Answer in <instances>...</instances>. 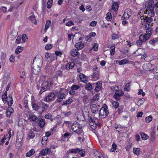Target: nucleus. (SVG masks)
<instances>
[{"label":"nucleus","mask_w":158,"mask_h":158,"mask_svg":"<svg viewBox=\"0 0 158 158\" xmlns=\"http://www.w3.org/2000/svg\"><path fill=\"white\" fill-rule=\"evenodd\" d=\"M8 105L9 106H11L12 105L13 103V100L12 96L10 95L9 98L7 99V102Z\"/></svg>","instance_id":"obj_26"},{"label":"nucleus","mask_w":158,"mask_h":158,"mask_svg":"<svg viewBox=\"0 0 158 158\" xmlns=\"http://www.w3.org/2000/svg\"><path fill=\"white\" fill-rule=\"evenodd\" d=\"M124 89L127 91H129L130 90V83H128L125 86Z\"/></svg>","instance_id":"obj_48"},{"label":"nucleus","mask_w":158,"mask_h":158,"mask_svg":"<svg viewBox=\"0 0 158 158\" xmlns=\"http://www.w3.org/2000/svg\"><path fill=\"white\" fill-rule=\"evenodd\" d=\"M58 93V92L57 91H55L50 93L46 98V101L47 102H50L51 100L55 97Z\"/></svg>","instance_id":"obj_9"},{"label":"nucleus","mask_w":158,"mask_h":158,"mask_svg":"<svg viewBox=\"0 0 158 158\" xmlns=\"http://www.w3.org/2000/svg\"><path fill=\"white\" fill-rule=\"evenodd\" d=\"M45 57L48 61H52L57 60V57L54 54H51L48 53H46L45 55Z\"/></svg>","instance_id":"obj_8"},{"label":"nucleus","mask_w":158,"mask_h":158,"mask_svg":"<svg viewBox=\"0 0 158 158\" xmlns=\"http://www.w3.org/2000/svg\"><path fill=\"white\" fill-rule=\"evenodd\" d=\"M31 106L33 110L35 111H38L40 108V106L38 103L34 102H31Z\"/></svg>","instance_id":"obj_15"},{"label":"nucleus","mask_w":158,"mask_h":158,"mask_svg":"<svg viewBox=\"0 0 158 158\" xmlns=\"http://www.w3.org/2000/svg\"><path fill=\"white\" fill-rule=\"evenodd\" d=\"M117 145L115 143H113L112 145V148L110 149V151L111 152H114L117 148Z\"/></svg>","instance_id":"obj_42"},{"label":"nucleus","mask_w":158,"mask_h":158,"mask_svg":"<svg viewBox=\"0 0 158 158\" xmlns=\"http://www.w3.org/2000/svg\"><path fill=\"white\" fill-rule=\"evenodd\" d=\"M140 152L139 148H133V152L137 156L139 155V152Z\"/></svg>","instance_id":"obj_34"},{"label":"nucleus","mask_w":158,"mask_h":158,"mask_svg":"<svg viewBox=\"0 0 158 158\" xmlns=\"http://www.w3.org/2000/svg\"><path fill=\"white\" fill-rule=\"evenodd\" d=\"M94 154L95 156L97 157L98 158H102L103 157H104L103 156L102 154L98 151H95L94 152Z\"/></svg>","instance_id":"obj_29"},{"label":"nucleus","mask_w":158,"mask_h":158,"mask_svg":"<svg viewBox=\"0 0 158 158\" xmlns=\"http://www.w3.org/2000/svg\"><path fill=\"white\" fill-rule=\"evenodd\" d=\"M120 97L121 96H120L118 95H116L115 94H114L113 96L114 98H115L117 101L121 99Z\"/></svg>","instance_id":"obj_62"},{"label":"nucleus","mask_w":158,"mask_h":158,"mask_svg":"<svg viewBox=\"0 0 158 158\" xmlns=\"http://www.w3.org/2000/svg\"><path fill=\"white\" fill-rule=\"evenodd\" d=\"M41 106L42 108L41 112L40 113H42L44 112L45 111L47 110L49 106L47 104L45 103L44 102H42L41 103Z\"/></svg>","instance_id":"obj_16"},{"label":"nucleus","mask_w":158,"mask_h":158,"mask_svg":"<svg viewBox=\"0 0 158 158\" xmlns=\"http://www.w3.org/2000/svg\"><path fill=\"white\" fill-rule=\"evenodd\" d=\"M75 46L77 49H81L84 47V44L81 42H78L76 44Z\"/></svg>","instance_id":"obj_19"},{"label":"nucleus","mask_w":158,"mask_h":158,"mask_svg":"<svg viewBox=\"0 0 158 158\" xmlns=\"http://www.w3.org/2000/svg\"><path fill=\"white\" fill-rule=\"evenodd\" d=\"M71 128L78 134H80L82 131L81 126L78 123H73L72 126Z\"/></svg>","instance_id":"obj_5"},{"label":"nucleus","mask_w":158,"mask_h":158,"mask_svg":"<svg viewBox=\"0 0 158 158\" xmlns=\"http://www.w3.org/2000/svg\"><path fill=\"white\" fill-rule=\"evenodd\" d=\"M50 151V149L48 148L43 149L40 152V154L42 156L46 155Z\"/></svg>","instance_id":"obj_18"},{"label":"nucleus","mask_w":158,"mask_h":158,"mask_svg":"<svg viewBox=\"0 0 158 158\" xmlns=\"http://www.w3.org/2000/svg\"><path fill=\"white\" fill-rule=\"evenodd\" d=\"M115 94L121 97L123 95L124 92L122 90L118 89V90L115 92Z\"/></svg>","instance_id":"obj_32"},{"label":"nucleus","mask_w":158,"mask_h":158,"mask_svg":"<svg viewBox=\"0 0 158 158\" xmlns=\"http://www.w3.org/2000/svg\"><path fill=\"white\" fill-rule=\"evenodd\" d=\"M89 125L93 129H94L96 126V124L95 122H90Z\"/></svg>","instance_id":"obj_55"},{"label":"nucleus","mask_w":158,"mask_h":158,"mask_svg":"<svg viewBox=\"0 0 158 158\" xmlns=\"http://www.w3.org/2000/svg\"><path fill=\"white\" fill-rule=\"evenodd\" d=\"M18 34V31L15 30H12L10 33L9 36L12 38L13 39H14L15 37L17 36Z\"/></svg>","instance_id":"obj_17"},{"label":"nucleus","mask_w":158,"mask_h":158,"mask_svg":"<svg viewBox=\"0 0 158 158\" xmlns=\"http://www.w3.org/2000/svg\"><path fill=\"white\" fill-rule=\"evenodd\" d=\"M7 96L6 95L3 94L2 96V100L4 103H6L7 102Z\"/></svg>","instance_id":"obj_53"},{"label":"nucleus","mask_w":158,"mask_h":158,"mask_svg":"<svg viewBox=\"0 0 158 158\" xmlns=\"http://www.w3.org/2000/svg\"><path fill=\"white\" fill-rule=\"evenodd\" d=\"M14 110L12 108L9 107L8 108L6 111V114L7 117H10L12 113H13Z\"/></svg>","instance_id":"obj_21"},{"label":"nucleus","mask_w":158,"mask_h":158,"mask_svg":"<svg viewBox=\"0 0 158 158\" xmlns=\"http://www.w3.org/2000/svg\"><path fill=\"white\" fill-rule=\"evenodd\" d=\"M132 62V61H128L126 59H123L121 60H117L116 61V63L119 65L124 64L127 63L131 64Z\"/></svg>","instance_id":"obj_12"},{"label":"nucleus","mask_w":158,"mask_h":158,"mask_svg":"<svg viewBox=\"0 0 158 158\" xmlns=\"http://www.w3.org/2000/svg\"><path fill=\"white\" fill-rule=\"evenodd\" d=\"M78 153L81 156H84L85 154V150L81 149L80 150L79 149V151H78Z\"/></svg>","instance_id":"obj_37"},{"label":"nucleus","mask_w":158,"mask_h":158,"mask_svg":"<svg viewBox=\"0 0 158 158\" xmlns=\"http://www.w3.org/2000/svg\"><path fill=\"white\" fill-rule=\"evenodd\" d=\"M53 0H48L47 3V6L48 9H50L51 8L52 5Z\"/></svg>","instance_id":"obj_38"},{"label":"nucleus","mask_w":158,"mask_h":158,"mask_svg":"<svg viewBox=\"0 0 158 158\" xmlns=\"http://www.w3.org/2000/svg\"><path fill=\"white\" fill-rule=\"evenodd\" d=\"M62 54V53L61 52L58 51V50H56L55 52V56H56V57H57V56H61Z\"/></svg>","instance_id":"obj_51"},{"label":"nucleus","mask_w":158,"mask_h":158,"mask_svg":"<svg viewBox=\"0 0 158 158\" xmlns=\"http://www.w3.org/2000/svg\"><path fill=\"white\" fill-rule=\"evenodd\" d=\"M146 9L145 14H148L149 16L154 17L155 15V5L153 0H149L145 6Z\"/></svg>","instance_id":"obj_2"},{"label":"nucleus","mask_w":158,"mask_h":158,"mask_svg":"<svg viewBox=\"0 0 158 158\" xmlns=\"http://www.w3.org/2000/svg\"><path fill=\"white\" fill-rule=\"evenodd\" d=\"M80 88V86L78 85H73L71 89H73V90H77Z\"/></svg>","instance_id":"obj_61"},{"label":"nucleus","mask_w":158,"mask_h":158,"mask_svg":"<svg viewBox=\"0 0 158 158\" xmlns=\"http://www.w3.org/2000/svg\"><path fill=\"white\" fill-rule=\"evenodd\" d=\"M38 126L41 128H44L45 125V121L44 119L39 118Z\"/></svg>","instance_id":"obj_13"},{"label":"nucleus","mask_w":158,"mask_h":158,"mask_svg":"<svg viewBox=\"0 0 158 158\" xmlns=\"http://www.w3.org/2000/svg\"><path fill=\"white\" fill-rule=\"evenodd\" d=\"M113 106L115 108H117L119 106V103L116 101H114L112 103Z\"/></svg>","instance_id":"obj_52"},{"label":"nucleus","mask_w":158,"mask_h":158,"mask_svg":"<svg viewBox=\"0 0 158 158\" xmlns=\"http://www.w3.org/2000/svg\"><path fill=\"white\" fill-rule=\"evenodd\" d=\"M144 29L146 30V33L144 35H143L144 37H145V38L147 37L148 38V40L150 39L152 33V30L151 28H150L149 26L148 27L147 25H145Z\"/></svg>","instance_id":"obj_7"},{"label":"nucleus","mask_w":158,"mask_h":158,"mask_svg":"<svg viewBox=\"0 0 158 158\" xmlns=\"http://www.w3.org/2000/svg\"><path fill=\"white\" fill-rule=\"evenodd\" d=\"M152 119V116L150 115L146 118V122L147 123H149L151 121Z\"/></svg>","instance_id":"obj_54"},{"label":"nucleus","mask_w":158,"mask_h":158,"mask_svg":"<svg viewBox=\"0 0 158 158\" xmlns=\"http://www.w3.org/2000/svg\"><path fill=\"white\" fill-rule=\"evenodd\" d=\"M74 25V23L72 21H69L65 23L66 26H71Z\"/></svg>","instance_id":"obj_56"},{"label":"nucleus","mask_w":158,"mask_h":158,"mask_svg":"<svg viewBox=\"0 0 158 158\" xmlns=\"http://www.w3.org/2000/svg\"><path fill=\"white\" fill-rule=\"evenodd\" d=\"M28 19L33 23L36 24L38 23V21L35 19V16L34 15L30 16L28 17Z\"/></svg>","instance_id":"obj_20"},{"label":"nucleus","mask_w":158,"mask_h":158,"mask_svg":"<svg viewBox=\"0 0 158 158\" xmlns=\"http://www.w3.org/2000/svg\"><path fill=\"white\" fill-rule=\"evenodd\" d=\"M73 102V100L72 99L70 98L68 100H66L64 102H63V105H69V104H71L72 102Z\"/></svg>","instance_id":"obj_40"},{"label":"nucleus","mask_w":158,"mask_h":158,"mask_svg":"<svg viewBox=\"0 0 158 158\" xmlns=\"http://www.w3.org/2000/svg\"><path fill=\"white\" fill-rule=\"evenodd\" d=\"M118 6L119 4L118 2H114L113 3L112 6V9L116 11L118 10Z\"/></svg>","instance_id":"obj_24"},{"label":"nucleus","mask_w":158,"mask_h":158,"mask_svg":"<svg viewBox=\"0 0 158 158\" xmlns=\"http://www.w3.org/2000/svg\"><path fill=\"white\" fill-rule=\"evenodd\" d=\"M29 119L31 121L36 122V120H37V117L35 115H32L29 117Z\"/></svg>","instance_id":"obj_43"},{"label":"nucleus","mask_w":158,"mask_h":158,"mask_svg":"<svg viewBox=\"0 0 158 158\" xmlns=\"http://www.w3.org/2000/svg\"><path fill=\"white\" fill-rule=\"evenodd\" d=\"M85 88L86 90H91L92 89V86L90 83H88L86 84Z\"/></svg>","instance_id":"obj_35"},{"label":"nucleus","mask_w":158,"mask_h":158,"mask_svg":"<svg viewBox=\"0 0 158 158\" xmlns=\"http://www.w3.org/2000/svg\"><path fill=\"white\" fill-rule=\"evenodd\" d=\"M52 47V45L50 44H47L45 47V49H51Z\"/></svg>","instance_id":"obj_58"},{"label":"nucleus","mask_w":158,"mask_h":158,"mask_svg":"<svg viewBox=\"0 0 158 158\" xmlns=\"http://www.w3.org/2000/svg\"><path fill=\"white\" fill-rule=\"evenodd\" d=\"M45 118L46 119H50L52 117V115L50 113H48L45 116Z\"/></svg>","instance_id":"obj_64"},{"label":"nucleus","mask_w":158,"mask_h":158,"mask_svg":"<svg viewBox=\"0 0 158 158\" xmlns=\"http://www.w3.org/2000/svg\"><path fill=\"white\" fill-rule=\"evenodd\" d=\"M21 38L22 40V43L25 42L27 41L28 39L27 36L25 34L22 35Z\"/></svg>","instance_id":"obj_31"},{"label":"nucleus","mask_w":158,"mask_h":158,"mask_svg":"<svg viewBox=\"0 0 158 158\" xmlns=\"http://www.w3.org/2000/svg\"><path fill=\"white\" fill-rule=\"evenodd\" d=\"M75 65V63L73 62H68L65 65V68L67 70L73 68Z\"/></svg>","instance_id":"obj_14"},{"label":"nucleus","mask_w":158,"mask_h":158,"mask_svg":"<svg viewBox=\"0 0 158 158\" xmlns=\"http://www.w3.org/2000/svg\"><path fill=\"white\" fill-rule=\"evenodd\" d=\"M28 101L27 100H24L23 101V103L25 107L26 108H27L28 107Z\"/></svg>","instance_id":"obj_63"},{"label":"nucleus","mask_w":158,"mask_h":158,"mask_svg":"<svg viewBox=\"0 0 158 158\" xmlns=\"http://www.w3.org/2000/svg\"><path fill=\"white\" fill-rule=\"evenodd\" d=\"M51 24V21L50 20H47L46 21L45 24V27L44 29V31L45 32L47 31L48 29L49 28Z\"/></svg>","instance_id":"obj_30"},{"label":"nucleus","mask_w":158,"mask_h":158,"mask_svg":"<svg viewBox=\"0 0 158 158\" xmlns=\"http://www.w3.org/2000/svg\"><path fill=\"white\" fill-rule=\"evenodd\" d=\"M110 89L112 91H115L116 92L118 89V86L116 85H113L110 87Z\"/></svg>","instance_id":"obj_44"},{"label":"nucleus","mask_w":158,"mask_h":158,"mask_svg":"<svg viewBox=\"0 0 158 158\" xmlns=\"http://www.w3.org/2000/svg\"><path fill=\"white\" fill-rule=\"evenodd\" d=\"M15 43L16 44H19L20 43H22V40L21 38V37L18 36L16 39Z\"/></svg>","instance_id":"obj_50"},{"label":"nucleus","mask_w":158,"mask_h":158,"mask_svg":"<svg viewBox=\"0 0 158 158\" xmlns=\"http://www.w3.org/2000/svg\"><path fill=\"white\" fill-rule=\"evenodd\" d=\"M108 109L107 106L105 104H104L99 111V114L100 118H104L108 116L109 114Z\"/></svg>","instance_id":"obj_4"},{"label":"nucleus","mask_w":158,"mask_h":158,"mask_svg":"<svg viewBox=\"0 0 158 158\" xmlns=\"http://www.w3.org/2000/svg\"><path fill=\"white\" fill-rule=\"evenodd\" d=\"M91 110L93 113L98 112V108L97 106L95 104H93L90 106Z\"/></svg>","instance_id":"obj_25"},{"label":"nucleus","mask_w":158,"mask_h":158,"mask_svg":"<svg viewBox=\"0 0 158 158\" xmlns=\"http://www.w3.org/2000/svg\"><path fill=\"white\" fill-rule=\"evenodd\" d=\"M132 15L131 10L129 9H127L125 10L124 14L122 17V20H128L131 16Z\"/></svg>","instance_id":"obj_6"},{"label":"nucleus","mask_w":158,"mask_h":158,"mask_svg":"<svg viewBox=\"0 0 158 158\" xmlns=\"http://www.w3.org/2000/svg\"><path fill=\"white\" fill-rule=\"evenodd\" d=\"M53 86H54V84L53 79L52 78L48 79L42 83L40 93L42 94L44 92L50 89Z\"/></svg>","instance_id":"obj_3"},{"label":"nucleus","mask_w":158,"mask_h":158,"mask_svg":"<svg viewBox=\"0 0 158 158\" xmlns=\"http://www.w3.org/2000/svg\"><path fill=\"white\" fill-rule=\"evenodd\" d=\"M79 151V148H77L75 149H69L67 152V153L69 154L70 153L76 154L77 153H78V151Z\"/></svg>","instance_id":"obj_22"},{"label":"nucleus","mask_w":158,"mask_h":158,"mask_svg":"<svg viewBox=\"0 0 158 158\" xmlns=\"http://www.w3.org/2000/svg\"><path fill=\"white\" fill-rule=\"evenodd\" d=\"M56 75L58 76L61 77L62 76V72L61 71H57L56 73Z\"/></svg>","instance_id":"obj_57"},{"label":"nucleus","mask_w":158,"mask_h":158,"mask_svg":"<svg viewBox=\"0 0 158 158\" xmlns=\"http://www.w3.org/2000/svg\"><path fill=\"white\" fill-rule=\"evenodd\" d=\"M57 97L58 98L63 99L65 98L66 95L64 93H61L58 95Z\"/></svg>","instance_id":"obj_45"},{"label":"nucleus","mask_w":158,"mask_h":158,"mask_svg":"<svg viewBox=\"0 0 158 158\" xmlns=\"http://www.w3.org/2000/svg\"><path fill=\"white\" fill-rule=\"evenodd\" d=\"M102 86V84L100 81H98L96 85L95 91L98 92L100 90Z\"/></svg>","instance_id":"obj_23"},{"label":"nucleus","mask_w":158,"mask_h":158,"mask_svg":"<svg viewBox=\"0 0 158 158\" xmlns=\"http://www.w3.org/2000/svg\"><path fill=\"white\" fill-rule=\"evenodd\" d=\"M118 38V35L116 34H114L112 36V38L113 40H115Z\"/></svg>","instance_id":"obj_59"},{"label":"nucleus","mask_w":158,"mask_h":158,"mask_svg":"<svg viewBox=\"0 0 158 158\" xmlns=\"http://www.w3.org/2000/svg\"><path fill=\"white\" fill-rule=\"evenodd\" d=\"M139 40L136 41V43L138 45H140L142 44L143 42H144L148 40V38L147 37L145 38L143 35L141 34L139 37Z\"/></svg>","instance_id":"obj_10"},{"label":"nucleus","mask_w":158,"mask_h":158,"mask_svg":"<svg viewBox=\"0 0 158 158\" xmlns=\"http://www.w3.org/2000/svg\"><path fill=\"white\" fill-rule=\"evenodd\" d=\"M78 50H72L71 54V55L74 57L76 56L79 54V52H78Z\"/></svg>","instance_id":"obj_33"},{"label":"nucleus","mask_w":158,"mask_h":158,"mask_svg":"<svg viewBox=\"0 0 158 158\" xmlns=\"http://www.w3.org/2000/svg\"><path fill=\"white\" fill-rule=\"evenodd\" d=\"M93 78L94 79V80L98 79L99 78V74L98 71H95L94 72L93 74Z\"/></svg>","instance_id":"obj_27"},{"label":"nucleus","mask_w":158,"mask_h":158,"mask_svg":"<svg viewBox=\"0 0 158 158\" xmlns=\"http://www.w3.org/2000/svg\"><path fill=\"white\" fill-rule=\"evenodd\" d=\"M42 60L41 56H37L34 58L32 65V72L35 74H37L41 70L42 65Z\"/></svg>","instance_id":"obj_1"},{"label":"nucleus","mask_w":158,"mask_h":158,"mask_svg":"<svg viewBox=\"0 0 158 158\" xmlns=\"http://www.w3.org/2000/svg\"><path fill=\"white\" fill-rule=\"evenodd\" d=\"M144 17V16L141 17L142 18L141 19L142 20L143 18V19L144 21L147 23L146 25L148 26V27L150 26V24L153 21V19L152 18V17L150 16V17H148V16H145V18Z\"/></svg>","instance_id":"obj_11"},{"label":"nucleus","mask_w":158,"mask_h":158,"mask_svg":"<svg viewBox=\"0 0 158 158\" xmlns=\"http://www.w3.org/2000/svg\"><path fill=\"white\" fill-rule=\"evenodd\" d=\"M140 135L142 139L143 140H145L148 138V136L147 135L143 133H140Z\"/></svg>","instance_id":"obj_39"},{"label":"nucleus","mask_w":158,"mask_h":158,"mask_svg":"<svg viewBox=\"0 0 158 158\" xmlns=\"http://www.w3.org/2000/svg\"><path fill=\"white\" fill-rule=\"evenodd\" d=\"M99 97V94L97 93L94 97L93 100L94 101H97L98 100Z\"/></svg>","instance_id":"obj_46"},{"label":"nucleus","mask_w":158,"mask_h":158,"mask_svg":"<svg viewBox=\"0 0 158 158\" xmlns=\"http://www.w3.org/2000/svg\"><path fill=\"white\" fill-rule=\"evenodd\" d=\"M35 153V151L33 149H31L26 153V156L27 157H30L34 154Z\"/></svg>","instance_id":"obj_28"},{"label":"nucleus","mask_w":158,"mask_h":158,"mask_svg":"<svg viewBox=\"0 0 158 158\" xmlns=\"http://www.w3.org/2000/svg\"><path fill=\"white\" fill-rule=\"evenodd\" d=\"M7 136V135L6 136L5 135L4 137L0 141V145H1L4 142V141L5 139H6V138Z\"/></svg>","instance_id":"obj_60"},{"label":"nucleus","mask_w":158,"mask_h":158,"mask_svg":"<svg viewBox=\"0 0 158 158\" xmlns=\"http://www.w3.org/2000/svg\"><path fill=\"white\" fill-rule=\"evenodd\" d=\"M29 136L31 138H33L35 135V134L31 129L29 130V133L28 134Z\"/></svg>","instance_id":"obj_36"},{"label":"nucleus","mask_w":158,"mask_h":158,"mask_svg":"<svg viewBox=\"0 0 158 158\" xmlns=\"http://www.w3.org/2000/svg\"><path fill=\"white\" fill-rule=\"evenodd\" d=\"M145 101L144 98L139 99L137 102V105L138 106H140Z\"/></svg>","instance_id":"obj_49"},{"label":"nucleus","mask_w":158,"mask_h":158,"mask_svg":"<svg viewBox=\"0 0 158 158\" xmlns=\"http://www.w3.org/2000/svg\"><path fill=\"white\" fill-rule=\"evenodd\" d=\"M79 77L82 81H86V77L85 75L82 73H81Z\"/></svg>","instance_id":"obj_41"},{"label":"nucleus","mask_w":158,"mask_h":158,"mask_svg":"<svg viewBox=\"0 0 158 158\" xmlns=\"http://www.w3.org/2000/svg\"><path fill=\"white\" fill-rule=\"evenodd\" d=\"M132 143L129 142L127 146H126L125 148L127 151H128L131 148Z\"/></svg>","instance_id":"obj_47"}]
</instances>
